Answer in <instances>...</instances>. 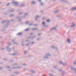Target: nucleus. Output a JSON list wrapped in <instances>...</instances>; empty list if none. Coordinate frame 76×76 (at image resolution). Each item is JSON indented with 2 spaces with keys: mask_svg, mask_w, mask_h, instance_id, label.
Returning <instances> with one entry per match:
<instances>
[{
  "mask_svg": "<svg viewBox=\"0 0 76 76\" xmlns=\"http://www.w3.org/2000/svg\"><path fill=\"white\" fill-rule=\"evenodd\" d=\"M50 56H51V54L47 53L45 54V55L43 56V58L45 59H48L49 58L48 57H50Z\"/></svg>",
  "mask_w": 76,
  "mask_h": 76,
  "instance_id": "nucleus-1",
  "label": "nucleus"
},
{
  "mask_svg": "<svg viewBox=\"0 0 76 76\" xmlns=\"http://www.w3.org/2000/svg\"><path fill=\"white\" fill-rule=\"evenodd\" d=\"M71 26H70V28L72 29H73L74 28H75V26H76V24L74 22H72L71 23Z\"/></svg>",
  "mask_w": 76,
  "mask_h": 76,
  "instance_id": "nucleus-2",
  "label": "nucleus"
},
{
  "mask_svg": "<svg viewBox=\"0 0 76 76\" xmlns=\"http://www.w3.org/2000/svg\"><path fill=\"white\" fill-rule=\"evenodd\" d=\"M12 4L15 5L16 7H18L19 5V3L18 2L12 1Z\"/></svg>",
  "mask_w": 76,
  "mask_h": 76,
  "instance_id": "nucleus-3",
  "label": "nucleus"
},
{
  "mask_svg": "<svg viewBox=\"0 0 76 76\" xmlns=\"http://www.w3.org/2000/svg\"><path fill=\"white\" fill-rule=\"evenodd\" d=\"M50 47L53 49H56V51H58V48H57L56 47L54 46H51Z\"/></svg>",
  "mask_w": 76,
  "mask_h": 76,
  "instance_id": "nucleus-4",
  "label": "nucleus"
},
{
  "mask_svg": "<svg viewBox=\"0 0 76 76\" xmlns=\"http://www.w3.org/2000/svg\"><path fill=\"white\" fill-rule=\"evenodd\" d=\"M6 48H7V51H8V52H11V48H10L9 46H7Z\"/></svg>",
  "mask_w": 76,
  "mask_h": 76,
  "instance_id": "nucleus-5",
  "label": "nucleus"
},
{
  "mask_svg": "<svg viewBox=\"0 0 76 76\" xmlns=\"http://www.w3.org/2000/svg\"><path fill=\"white\" fill-rule=\"evenodd\" d=\"M59 64H62L63 66H65V63L61 61H59Z\"/></svg>",
  "mask_w": 76,
  "mask_h": 76,
  "instance_id": "nucleus-6",
  "label": "nucleus"
},
{
  "mask_svg": "<svg viewBox=\"0 0 76 76\" xmlns=\"http://www.w3.org/2000/svg\"><path fill=\"white\" fill-rule=\"evenodd\" d=\"M42 25L43 27H48V26H46L45 25V23L44 22H42Z\"/></svg>",
  "mask_w": 76,
  "mask_h": 76,
  "instance_id": "nucleus-7",
  "label": "nucleus"
},
{
  "mask_svg": "<svg viewBox=\"0 0 76 76\" xmlns=\"http://www.w3.org/2000/svg\"><path fill=\"white\" fill-rule=\"evenodd\" d=\"M10 21L9 20H7L6 21H3L2 22L1 24H3V23H6V22H10Z\"/></svg>",
  "mask_w": 76,
  "mask_h": 76,
  "instance_id": "nucleus-8",
  "label": "nucleus"
},
{
  "mask_svg": "<svg viewBox=\"0 0 76 76\" xmlns=\"http://www.w3.org/2000/svg\"><path fill=\"white\" fill-rule=\"evenodd\" d=\"M70 10L73 11L74 10H76V7H73L71 8Z\"/></svg>",
  "mask_w": 76,
  "mask_h": 76,
  "instance_id": "nucleus-9",
  "label": "nucleus"
},
{
  "mask_svg": "<svg viewBox=\"0 0 76 76\" xmlns=\"http://www.w3.org/2000/svg\"><path fill=\"white\" fill-rule=\"evenodd\" d=\"M62 3H67V4L69 3V1L66 0H64L63 1V2H62Z\"/></svg>",
  "mask_w": 76,
  "mask_h": 76,
  "instance_id": "nucleus-10",
  "label": "nucleus"
},
{
  "mask_svg": "<svg viewBox=\"0 0 76 76\" xmlns=\"http://www.w3.org/2000/svg\"><path fill=\"white\" fill-rule=\"evenodd\" d=\"M65 73H66V72H65V71H62L61 76H64V74H65Z\"/></svg>",
  "mask_w": 76,
  "mask_h": 76,
  "instance_id": "nucleus-11",
  "label": "nucleus"
},
{
  "mask_svg": "<svg viewBox=\"0 0 76 76\" xmlns=\"http://www.w3.org/2000/svg\"><path fill=\"white\" fill-rule=\"evenodd\" d=\"M59 12H60V10H58L54 11L53 12L54 13H55V14L58 13H59Z\"/></svg>",
  "mask_w": 76,
  "mask_h": 76,
  "instance_id": "nucleus-12",
  "label": "nucleus"
},
{
  "mask_svg": "<svg viewBox=\"0 0 76 76\" xmlns=\"http://www.w3.org/2000/svg\"><path fill=\"white\" fill-rule=\"evenodd\" d=\"M67 42H68V43L69 44H70L71 42H70V39H67Z\"/></svg>",
  "mask_w": 76,
  "mask_h": 76,
  "instance_id": "nucleus-13",
  "label": "nucleus"
},
{
  "mask_svg": "<svg viewBox=\"0 0 76 76\" xmlns=\"http://www.w3.org/2000/svg\"><path fill=\"white\" fill-rule=\"evenodd\" d=\"M10 25V24L9 23H7L6 24V26H4V28H7V26H9Z\"/></svg>",
  "mask_w": 76,
  "mask_h": 76,
  "instance_id": "nucleus-14",
  "label": "nucleus"
},
{
  "mask_svg": "<svg viewBox=\"0 0 76 76\" xmlns=\"http://www.w3.org/2000/svg\"><path fill=\"white\" fill-rule=\"evenodd\" d=\"M35 17L36 18H35V20H38V18H39V16L36 15Z\"/></svg>",
  "mask_w": 76,
  "mask_h": 76,
  "instance_id": "nucleus-15",
  "label": "nucleus"
},
{
  "mask_svg": "<svg viewBox=\"0 0 76 76\" xmlns=\"http://www.w3.org/2000/svg\"><path fill=\"white\" fill-rule=\"evenodd\" d=\"M17 35H18V36H21V35H22V33H19L17 34Z\"/></svg>",
  "mask_w": 76,
  "mask_h": 76,
  "instance_id": "nucleus-16",
  "label": "nucleus"
},
{
  "mask_svg": "<svg viewBox=\"0 0 76 76\" xmlns=\"http://www.w3.org/2000/svg\"><path fill=\"white\" fill-rule=\"evenodd\" d=\"M9 11L10 12H15V10L12 9L9 10Z\"/></svg>",
  "mask_w": 76,
  "mask_h": 76,
  "instance_id": "nucleus-17",
  "label": "nucleus"
},
{
  "mask_svg": "<svg viewBox=\"0 0 76 76\" xmlns=\"http://www.w3.org/2000/svg\"><path fill=\"white\" fill-rule=\"evenodd\" d=\"M56 18H61V15H57L56 16Z\"/></svg>",
  "mask_w": 76,
  "mask_h": 76,
  "instance_id": "nucleus-18",
  "label": "nucleus"
},
{
  "mask_svg": "<svg viewBox=\"0 0 76 76\" xmlns=\"http://www.w3.org/2000/svg\"><path fill=\"white\" fill-rule=\"evenodd\" d=\"M14 15H15V14H10L9 15V17H10V18H11V17H12V16H14Z\"/></svg>",
  "mask_w": 76,
  "mask_h": 76,
  "instance_id": "nucleus-19",
  "label": "nucleus"
},
{
  "mask_svg": "<svg viewBox=\"0 0 76 76\" xmlns=\"http://www.w3.org/2000/svg\"><path fill=\"white\" fill-rule=\"evenodd\" d=\"M18 54V53H13L11 54L12 56H16Z\"/></svg>",
  "mask_w": 76,
  "mask_h": 76,
  "instance_id": "nucleus-20",
  "label": "nucleus"
},
{
  "mask_svg": "<svg viewBox=\"0 0 76 76\" xmlns=\"http://www.w3.org/2000/svg\"><path fill=\"white\" fill-rule=\"evenodd\" d=\"M31 4H36V2L34 1H32L31 3Z\"/></svg>",
  "mask_w": 76,
  "mask_h": 76,
  "instance_id": "nucleus-21",
  "label": "nucleus"
},
{
  "mask_svg": "<svg viewBox=\"0 0 76 76\" xmlns=\"http://www.w3.org/2000/svg\"><path fill=\"white\" fill-rule=\"evenodd\" d=\"M14 44H16V45H19V43H17L16 42H14Z\"/></svg>",
  "mask_w": 76,
  "mask_h": 76,
  "instance_id": "nucleus-22",
  "label": "nucleus"
},
{
  "mask_svg": "<svg viewBox=\"0 0 76 76\" xmlns=\"http://www.w3.org/2000/svg\"><path fill=\"white\" fill-rule=\"evenodd\" d=\"M31 73H35V71H34L32 70H31Z\"/></svg>",
  "mask_w": 76,
  "mask_h": 76,
  "instance_id": "nucleus-23",
  "label": "nucleus"
},
{
  "mask_svg": "<svg viewBox=\"0 0 76 76\" xmlns=\"http://www.w3.org/2000/svg\"><path fill=\"white\" fill-rule=\"evenodd\" d=\"M50 21H51L50 19H48L46 20L47 22H48V23L50 22Z\"/></svg>",
  "mask_w": 76,
  "mask_h": 76,
  "instance_id": "nucleus-24",
  "label": "nucleus"
},
{
  "mask_svg": "<svg viewBox=\"0 0 76 76\" xmlns=\"http://www.w3.org/2000/svg\"><path fill=\"white\" fill-rule=\"evenodd\" d=\"M16 69H22V67L19 66H16Z\"/></svg>",
  "mask_w": 76,
  "mask_h": 76,
  "instance_id": "nucleus-25",
  "label": "nucleus"
},
{
  "mask_svg": "<svg viewBox=\"0 0 76 76\" xmlns=\"http://www.w3.org/2000/svg\"><path fill=\"white\" fill-rule=\"evenodd\" d=\"M37 29H38V28H32V31H36V30H37Z\"/></svg>",
  "mask_w": 76,
  "mask_h": 76,
  "instance_id": "nucleus-26",
  "label": "nucleus"
},
{
  "mask_svg": "<svg viewBox=\"0 0 76 76\" xmlns=\"http://www.w3.org/2000/svg\"><path fill=\"white\" fill-rule=\"evenodd\" d=\"M35 42H31L30 43V44H31V45H33V44H35Z\"/></svg>",
  "mask_w": 76,
  "mask_h": 76,
  "instance_id": "nucleus-27",
  "label": "nucleus"
},
{
  "mask_svg": "<svg viewBox=\"0 0 76 76\" xmlns=\"http://www.w3.org/2000/svg\"><path fill=\"white\" fill-rule=\"evenodd\" d=\"M57 28L56 27H53V29L54 31H56V30L57 29Z\"/></svg>",
  "mask_w": 76,
  "mask_h": 76,
  "instance_id": "nucleus-28",
  "label": "nucleus"
},
{
  "mask_svg": "<svg viewBox=\"0 0 76 76\" xmlns=\"http://www.w3.org/2000/svg\"><path fill=\"white\" fill-rule=\"evenodd\" d=\"M10 4H11L10 3H8L6 4V6H10Z\"/></svg>",
  "mask_w": 76,
  "mask_h": 76,
  "instance_id": "nucleus-29",
  "label": "nucleus"
},
{
  "mask_svg": "<svg viewBox=\"0 0 76 76\" xmlns=\"http://www.w3.org/2000/svg\"><path fill=\"white\" fill-rule=\"evenodd\" d=\"M53 30H54V29L53 28H50V32H52V31H53Z\"/></svg>",
  "mask_w": 76,
  "mask_h": 76,
  "instance_id": "nucleus-30",
  "label": "nucleus"
},
{
  "mask_svg": "<svg viewBox=\"0 0 76 76\" xmlns=\"http://www.w3.org/2000/svg\"><path fill=\"white\" fill-rule=\"evenodd\" d=\"M7 44L9 45H10H10H11V44H12V43L10 42H8Z\"/></svg>",
  "mask_w": 76,
  "mask_h": 76,
  "instance_id": "nucleus-31",
  "label": "nucleus"
},
{
  "mask_svg": "<svg viewBox=\"0 0 76 76\" xmlns=\"http://www.w3.org/2000/svg\"><path fill=\"white\" fill-rule=\"evenodd\" d=\"M58 70L59 72H62V71H63L62 70H61V69H58Z\"/></svg>",
  "mask_w": 76,
  "mask_h": 76,
  "instance_id": "nucleus-32",
  "label": "nucleus"
},
{
  "mask_svg": "<svg viewBox=\"0 0 76 76\" xmlns=\"http://www.w3.org/2000/svg\"><path fill=\"white\" fill-rule=\"evenodd\" d=\"M3 60H4V61H7L8 60V59L6 58L3 59Z\"/></svg>",
  "mask_w": 76,
  "mask_h": 76,
  "instance_id": "nucleus-33",
  "label": "nucleus"
},
{
  "mask_svg": "<svg viewBox=\"0 0 76 76\" xmlns=\"http://www.w3.org/2000/svg\"><path fill=\"white\" fill-rule=\"evenodd\" d=\"M15 74H16V75H18V74L19 73V72H15Z\"/></svg>",
  "mask_w": 76,
  "mask_h": 76,
  "instance_id": "nucleus-34",
  "label": "nucleus"
},
{
  "mask_svg": "<svg viewBox=\"0 0 76 76\" xmlns=\"http://www.w3.org/2000/svg\"><path fill=\"white\" fill-rule=\"evenodd\" d=\"M25 31L26 32H28V31H29V29H25Z\"/></svg>",
  "mask_w": 76,
  "mask_h": 76,
  "instance_id": "nucleus-35",
  "label": "nucleus"
},
{
  "mask_svg": "<svg viewBox=\"0 0 76 76\" xmlns=\"http://www.w3.org/2000/svg\"><path fill=\"white\" fill-rule=\"evenodd\" d=\"M24 6H25V4H21L20 6V7H24Z\"/></svg>",
  "mask_w": 76,
  "mask_h": 76,
  "instance_id": "nucleus-36",
  "label": "nucleus"
},
{
  "mask_svg": "<svg viewBox=\"0 0 76 76\" xmlns=\"http://www.w3.org/2000/svg\"><path fill=\"white\" fill-rule=\"evenodd\" d=\"M46 18L45 17H43L42 18V20H45Z\"/></svg>",
  "mask_w": 76,
  "mask_h": 76,
  "instance_id": "nucleus-37",
  "label": "nucleus"
},
{
  "mask_svg": "<svg viewBox=\"0 0 76 76\" xmlns=\"http://www.w3.org/2000/svg\"><path fill=\"white\" fill-rule=\"evenodd\" d=\"M4 49H5L4 48H0V50H4Z\"/></svg>",
  "mask_w": 76,
  "mask_h": 76,
  "instance_id": "nucleus-38",
  "label": "nucleus"
},
{
  "mask_svg": "<svg viewBox=\"0 0 76 76\" xmlns=\"http://www.w3.org/2000/svg\"><path fill=\"white\" fill-rule=\"evenodd\" d=\"M6 67L7 69H10V66H6Z\"/></svg>",
  "mask_w": 76,
  "mask_h": 76,
  "instance_id": "nucleus-39",
  "label": "nucleus"
},
{
  "mask_svg": "<svg viewBox=\"0 0 76 76\" xmlns=\"http://www.w3.org/2000/svg\"><path fill=\"white\" fill-rule=\"evenodd\" d=\"M22 65L24 66H27V64H22Z\"/></svg>",
  "mask_w": 76,
  "mask_h": 76,
  "instance_id": "nucleus-40",
  "label": "nucleus"
},
{
  "mask_svg": "<svg viewBox=\"0 0 76 76\" xmlns=\"http://www.w3.org/2000/svg\"><path fill=\"white\" fill-rule=\"evenodd\" d=\"M26 53H27V51H25L24 52V54H26Z\"/></svg>",
  "mask_w": 76,
  "mask_h": 76,
  "instance_id": "nucleus-41",
  "label": "nucleus"
},
{
  "mask_svg": "<svg viewBox=\"0 0 76 76\" xmlns=\"http://www.w3.org/2000/svg\"><path fill=\"white\" fill-rule=\"evenodd\" d=\"M29 22H27V21H26L25 23L26 25H27V24H29Z\"/></svg>",
  "mask_w": 76,
  "mask_h": 76,
  "instance_id": "nucleus-42",
  "label": "nucleus"
},
{
  "mask_svg": "<svg viewBox=\"0 0 76 76\" xmlns=\"http://www.w3.org/2000/svg\"><path fill=\"white\" fill-rule=\"evenodd\" d=\"M40 5L42 6H44V3H41V4H40Z\"/></svg>",
  "mask_w": 76,
  "mask_h": 76,
  "instance_id": "nucleus-43",
  "label": "nucleus"
},
{
  "mask_svg": "<svg viewBox=\"0 0 76 76\" xmlns=\"http://www.w3.org/2000/svg\"><path fill=\"white\" fill-rule=\"evenodd\" d=\"M35 38V36H31V39H34Z\"/></svg>",
  "mask_w": 76,
  "mask_h": 76,
  "instance_id": "nucleus-44",
  "label": "nucleus"
},
{
  "mask_svg": "<svg viewBox=\"0 0 76 76\" xmlns=\"http://www.w3.org/2000/svg\"><path fill=\"white\" fill-rule=\"evenodd\" d=\"M49 75L50 76H54V75L53 74H49Z\"/></svg>",
  "mask_w": 76,
  "mask_h": 76,
  "instance_id": "nucleus-45",
  "label": "nucleus"
},
{
  "mask_svg": "<svg viewBox=\"0 0 76 76\" xmlns=\"http://www.w3.org/2000/svg\"><path fill=\"white\" fill-rule=\"evenodd\" d=\"M33 25V24L32 23H31L29 24L28 26H32Z\"/></svg>",
  "mask_w": 76,
  "mask_h": 76,
  "instance_id": "nucleus-46",
  "label": "nucleus"
},
{
  "mask_svg": "<svg viewBox=\"0 0 76 76\" xmlns=\"http://www.w3.org/2000/svg\"><path fill=\"white\" fill-rule=\"evenodd\" d=\"M21 43H22L21 44V45H22V46H24V45H25L23 43V42H22Z\"/></svg>",
  "mask_w": 76,
  "mask_h": 76,
  "instance_id": "nucleus-47",
  "label": "nucleus"
},
{
  "mask_svg": "<svg viewBox=\"0 0 76 76\" xmlns=\"http://www.w3.org/2000/svg\"><path fill=\"white\" fill-rule=\"evenodd\" d=\"M32 57V55H28V58H30V57Z\"/></svg>",
  "mask_w": 76,
  "mask_h": 76,
  "instance_id": "nucleus-48",
  "label": "nucleus"
},
{
  "mask_svg": "<svg viewBox=\"0 0 76 76\" xmlns=\"http://www.w3.org/2000/svg\"><path fill=\"white\" fill-rule=\"evenodd\" d=\"M28 39H32V37L31 36H30L28 37Z\"/></svg>",
  "mask_w": 76,
  "mask_h": 76,
  "instance_id": "nucleus-49",
  "label": "nucleus"
},
{
  "mask_svg": "<svg viewBox=\"0 0 76 76\" xmlns=\"http://www.w3.org/2000/svg\"><path fill=\"white\" fill-rule=\"evenodd\" d=\"M12 69H16V67H14L12 68Z\"/></svg>",
  "mask_w": 76,
  "mask_h": 76,
  "instance_id": "nucleus-50",
  "label": "nucleus"
},
{
  "mask_svg": "<svg viewBox=\"0 0 76 76\" xmlns=\"http://www.w3.org/2000/svg\"><path fill=\"white\" fill-rule=\"evenodd\" d=\"M33 25H34V26H38V24H34Z\"/></svg>",
  "mask_w": 76,
  "mask_h": 76,
  "instance_id": "nucleus-51",
  "label": "nucleus"
},
{
  "mask_svg": "<svg viewBox=\"0 0 76 76\" xmlns=\"http://www.w3.org/2000/svg\"><path fill=\"white\" fill-rule=\"evenodd\" d=\"M3 67L0 68V70H3Z\"/></svg>",
  "mask_w": 76,
  "mask_h": 76,
  "instance_id": "nucleus-52",
  "label": "nucleus"
},
{
  "mask_svg": "<svg viewBox=\"0 0 76 76\" xmlns=\"http://www.w3.org/2000/svg\"><path fill=\"white\" fill-rule=\"evenodd\" d=\"M36 39L37 41H39L40 39V38H37Z\"/></svg>",
  "mask_w": 76,
  "mask_h": 76,
  "instance_id": "nucleus-53",
  "label": "nucleus"
},
{
  "mask_svg": "<svg viewBox=\"0 0 76 76\" xmlns=\"http://www.w3.org/2000/svg\"><path fill=\"white\" fill-rule=\"evenodd\" d=\"M30 34L31 35H33L34 34L33 33H30Z\"/></svg>",
  "mask_w": 76,
  "mask_h": 76,
  "instance_id": "nucleus-54",
  "label": "nucleus"
},
{
  "mask_svg": "<svg viewBox=\"0 0 76 76\" xmlns=\"http://www.w3.org/2000/svg\"><path fill=\"white\" fill-rule=\"evenodd\" d=\"M42 34L41 33H39L38 34V36H39V35H41Z\"/></svg>",
  "mask_w": 76,
  "mask_h": 76,
  "instance_id": "nucleus-55",
  "label": "nucleus"
},
{
  "mask_svg": "<svg viewBox=\"0 0 76 76\" xmlns=\"http://www.w3.org/2000/svg\"><path fill=\"white\" fill-rule=\"evenodd\" d=\"M28 15V13H26L25 14V15L26 16H27V15Z\"/></svg>",
  "mask_w": 76,
  "mask_h": 76,
  "instance_id": "nucleus-56",
  "label": "nucleus"
},
{
  "mask_svg": "<svg viewBox=\"0 0 76 76\" xmlns=\"http://www.w3.org/2000/svg\"><path fill=\"white\" fill-rule=\"evenodd\" d=\"M26 45V46H29V44L28 43H27Z\"/></svg>",
  "mask_w": 76,
  "mask_h": 76,
  "instance_id": "nucleus-57",
  "label": "nucleus"
},
{
  "mask_svg": "<svg viewBox=\"0 0 76 76\" xmlns=\"http://www.w3.org/2000/svg\"><path fill=\"white\" fill-rule=\"evenodd\" d=\"M53 68H57V66H53Z\"/></svg>",
  "mask_w": 76,
  "mask_h": 76,
  "instance_id": "nucleus-58",
  "label": "nucleus"
},
{
  "mask_svg": "<svg viewBox=\"0 0 76 76\" xmlns=\"http://www.w3.org/2000/svg\"><path fill=\"white\" fill-rule=\"evenodd\" d=\"M23 71H26V69L24 68L23 69Z\"/></svg>",
  "mask_w": 76,
  "mask_h": 76,
  "instance_id": "nucleus-59",
  "label": "nucleus"
},
{
  "mask_svg": "<svg viewBox=\"0 0 76 76\" xmlns=\"http://www.w3.org/2000/svg\"><path fill=\"white\" fill-rule=\"evenodd\" d=\"M14 41H15V39H12V42H13V43H14Z\"/></svg>",
  "mask_w": 76,
  "mask_h": 76,
  "instance_id": "nucleus-60",
  "label": "nucleus"
},
{
  "mask_svg": "<svg viewBox=\"0 0 76 76\" xmlns=\"http://www.w3.org/2000/svg\"><path fill=\"white\" fill-rule=\"evenodd\" d=\"M74 64H75V65H76V62H73Z\"/></svg>",
  "mask_w": 76,
  "mask_h": 76,
  "instance_id": "nucleus-61",
  "label": "nucleus"
},
{
  "mask_svg": "<svg viewBox=\"0 0 76 76\" xmlns=\"http://www.w3.org/2000/svg\"><path fill=\"white\" fill-rule=\"evenodd\" d=\"M0 64H1V65L3 64V62H1L0 63Z\"/></svg>",
  "mask_w": 76,
  "mask_h": 76,
  "instance_id": "nucleus-62",
  "label": "nucleus"
},
{
  "mask_svg": "<svg viewBox=\"0 0 76 76\" xmlns=\"http://www.w3.org/2000/svg\"><path fill=\"white\" fill-rule=\"evenodd\" d=\"M10 62H13V60H10Z\"/></svg>",
  "mask_w": 76,
  "mask_h": 76,
  "instance_id": "nucleus-63",
  "label": "nucleus"
},
{
  "mask_svg": "<svg viewBox=\"0 0 76 76\" xmlns=\"http://www.w3.org/2000/svg\"><path fill=\"white\" fill-rule=\"evenodd\" d=\"M41 66H44V64H41Z\"/></svg>",
  "mask_w": 76,
  "mask_h": 76,
  "instance_id": "nucleus-64",
  "label": "nucleus"
}]
</instances>
